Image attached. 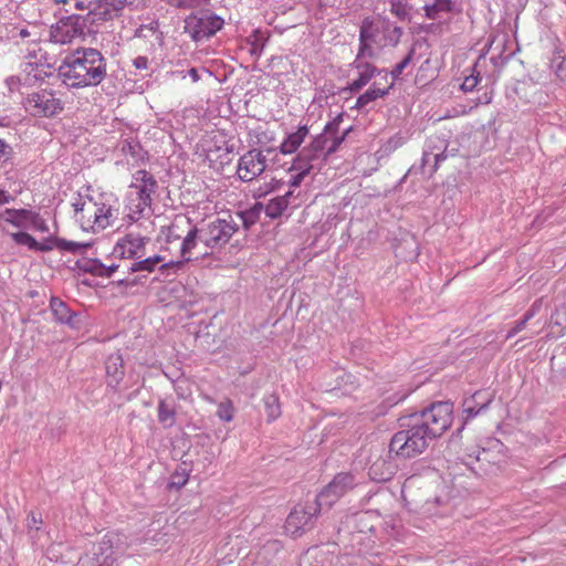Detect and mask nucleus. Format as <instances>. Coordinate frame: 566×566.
<instances>
[{"instance_id":"nucleus-1","label":"nucleus","mask_w":566,"mask_h":566,"mask_svg":"<svg viewBox=\"0 0 566 566\" xmlns=\"http://www.w3.org/2000/svg\"><path fill=\"white\" fill-rule=\"evenodd\" d=\"M107 74V62L96 49L84 48L67 55L59 67L62 82L73 88L97 86Z\"/></svg>"},{"instance_id":"nucleus-2","label":"nucleus","mask_w":566,"mask_h":566,"mask_svg":"<svg viewBox=\"0 0 566 566\" xmlns=\"http://www.w3.org/2000/svg\"><path fill=\"white\" fill-rule=\"evenodd\" d=\"M400 430L396 432L389 443V453L403 459L421 454L433 440L426 429L413 419L411 415L399 419Z\"/></svg>"},{"instance_id":"nucleus-3","label":"nucleus","mask_w":566,"mask_h":566,"mask_svg":"<svg viewBox=\"0 0 566 566\" xmlns=\"http://www.w3.org/2000/svg\"><path fill=\"white\" fill-rule=\"evenodd\" d=\"M157 188L156 179L147 170L140 169L133 175L127 192V216L132 221H137L147 209H150Z\"/></svg>"},{"instance_id":"nucleus-4","label":"nucleus","mask_w":566,"mask_h":566,"mask_svg":"<svg viewBox=\"0 0 566 566\" xmlns=\"http://www.w3.org/2000/svg\"><path fill=\"white\" fill-rule=\"evenodd\" d=\"M127 548L124 535L116 532L106 533L93 544L91 551L78 560V566H113Z\"/></svg>"},{"instance_id":"nucleus-5","label":"nucleus","mask_w":566,"mask_h":566,"mask_svg":"<svg viewBox=\"0 0 566 566\" xmlns=\"http://www.w3.org/2000/svg\"><path fill=\"white\" fill-rule=\"evenodd\" d=\"M201 243L206 250L200 254L202 256L212 253L214 250L223 248L239 230V223L232 216L228 218H214L200 223Z\"/></svg>"},{"instance_id":"nucleus-6","label":"nucleus","mask_w":566,"mask_h":566,"mask_svg":"<svg viewBox=\"0 0 566 566\" xmlns=\"http://www.w3.org/2000/svg\"><path fill=\"white\" fill-rule=\"evenodd\" d=\"M452 412V403L449 401H438L420 412L411 413V416L426 429L432 439H436L451 426Z\"/></svg>"},{"instance_id":"nucleus-7","label":"nucleus","mask_w":566,"mask_h":566,"mask_svg":"<svg viewBox=\"0 0 566 566\" xmlns=\"http://www.w3.org/2000/svg\"><path fill=\"white\" fill-rule=\"evenodd\" d=\"M181 222L187 227L180 247L181 260L169 261L159 265L160 272L166 277L175 276L179 272L184 271L186 264L195 259L193 252L198 244L201 243L200 224H192L189 218H181Z\"/></svg>"},{"instance_id":"nucleus-8","label":"nucleus","mask_w":566,"mask_h":566,"mask_svg":"<svg viewBox=\"0 0 566 566\" xmlns=\"http://www.w3.org/2000/svg\"><path fill=\"white\" fill-rule=\"evenodd\" d=\"M22 105L25 112L33 117H52L64 108V103L59 94L49 88L28 94Z\"/></svg>"},{"instance_id":"nucleus-9","label":"nucleus","mask_w":566,"mask_h":566,"mask_svg":"<svg viewBox=\"0 0 566 566\" xmlns=\"http://www.w3.org/2000/svg\"><path fill=\"white\" fill-rule=\"evenodd\" d=\"M223 25V19L209 11L192 13L185 20V32L193 41H201L214 35Z\"/></svg>"},{"instance_id":"nucleus-10","label":"nucleus","mask_w":566,"mask_h":566,"mask_svg":"<svg viewBox=\"0 0 566 566\" xmlns=\"http://www.w3.org/2000/svg\"><path fill=\"white\" fill-rule=\"evenodd\" d=\"M322 507L317 499L296 505L286 518L285 531L296 537L311 530Z\"/></svg>"},{"instance_id":"nucleus-11","label":"nucleus","mask_w":566,"mask_h":566,"mask_svg":"<svg viewBox=\"0 0 566 566\" xmlns=\"http://www.w3.org/2000/svg\"><path fill=\"white\" fill-rule=\"evenodd\" d=\"M82 224L88 226L93 231L104 230L109 227L114 219L113 209L105 203H98L91 198L81 205Z\"/></svg>"},{"instance_id":"nucleus-12","label":"nucleus","mask_w":566,"mask_h":566,"mask_svg":"<svg viewBox=\"0 0 566 566\" xmlns=\"http://www.w3.org/2000/svg\"><path fill=\"white\" fill-rule=\"evenodd\" d=\"M357 485L354 474L342 472L334 476V479L319 492L316 499L323 506L331 507L338 499L344 496L347 492Z\"/></svg>"},{"instance_id":"nucleus-13","label":"nucleus","mask_w":566,"mask_h":566,"mask_svg":"<svg viewBox=\"0 0 566 566\" xmlns=\"http://www.w3.org/2000/svg\"><path fill=\"white\" fill-rule=\"evenodd\" d=\"M266 169V157L259 149H251L243 154L237 166L238 177L242 181H252Z\"/></svg>"},{"instance_id":"nucleus-14","label":"nucleus","mask_w":566,"mask_h":566,"mask_svg":"<svg viewBox=\"0 0 566 566\" xmlns=\"http://www.w3.org/2000/svg\"><path fill=\"white\" fill-rule=\"evenodd\" d=\"M129 0H95L87 13V20L93 24H99L113 20L122 14Z\"/></svg>"},{"instance_id":"nucleus-15","label":"nucleus","mask_w":566,"mask_h":566,"mask_svg":"<svg viewBox=\"0 0 566 566\" xmlns=\"http://www.w3.org/2000/svg\"><path fill=\"white\" fill-rule=\"evenodd\" d=\"M447 148L448 143L443 138L432 136L427 139L422 153L421 167L424 169L433 160V165L428 171L429 176H432L438 170L439 165L447 159Z\"/></svg>"},{"instance_id":"nucleus-16","label":"nucleus","mask_w":566,"mask_h":566,"mask_svg":"<svg viewBox=\"0 0 566 566\" xmlns=\"http://www.w3.org/2000/svg\"><path fill=\"white\" fill-rule=\"evenodd\" d=\"M146 241L144 237L127 234L115 245L113 253L123 259H140L144 256Z\"/></svg>"},{"instance_id":"nucleus-17","label":"nucleus","mask_w":566,"mask_h":566,"mask_svg":"<svg viewBox=\"0 0 566 566\" xmlns=\"http://www.w3.org/2000/svg\"><path fill=\"white\" fill-rule=\"evenodd\" d=\"M298 197L300 192L295 193L294 190H289L283 196L272 198L264 208L266 217L276 219L281 217L289 207H298L301 205Z\"/></svg>"},{"instance_id":"nucleus-18","label":"nucleus","mask_w":566,"mask_h":566,"mask_svg":"<svg viewBox=\"0 0 566 566\" xmlns=\"http://www.w3.org/2000/svg\"><path fill=\"white\" fill-rule=\"evenodd\" d=\"M350 66L353 69H355L358 74L357 78H355L348 86V90L352 93L359 92L363 87H365L371 81L373 77H375L377 74L379 75L382 72H385L384 70L377 69L371 63H368L365 61H359V59L354 60V62L350 64Z\"/></svg>"},{"instance_id":"nucleus-19","label":"nucleus","mask_w":566,"mask_h":566,"mask_svg":"<svg viewBox=\"0 0 566 566\" xmlns=\"http://www.w3.org/2000/svg\"><path fill=\"white\" fill-rule=\"evenodd\" d=\"M493 401V394L489 390H478L463 400V412L467 419L474 418L485 411Z\"/></svg>"},{"instance_id":"nucleus-20","label":"nucleus","mask_w":566,"mask_h":566,"mask_svg":"<svg viewBox=\"0 0 566 566\" xmlns=\"http://www.w3.org/2000/svg\"><path fill=\"white\" fill-rule=\"evenodd\" d=\"M391 453L375 460L368 470V475L376 482L389 481L397 471V463L391 459Z\"/></svg>"},{"instance_id":"nucleus-21","label":"nucleus","mask_w":566,"mask_h":566,"mask_svg":"<svg viewBox=\"0 0 566 566\" xmlns=\"http://www.w3.org/2000/svg\"><path fill=\"white\" fill-rule=\"evenodd\" d=\"M499 461V454L492 452L486 448H479L472 453L468 454V460L465 464L474 472V473H485L488 472V465L494 464Z\"/></svg>"},{"instance_id":"nucleus-22","label":"nucleus","mask_w":566,"mask_h":566,"mask_svg":"<svg viewBox=\"0 0 566 566\" xmlns=\"http://www.w3.org/2000/svg\"><path fill=\"white\" fill-rule=\"evenodd\" d=\"M85 19L74 15L69 18L67 21L61 22L57 27L54 38L57 42L66 43L72 42L73 39L83 35V24Z\"/></svg>"},{"instance_id":"nucleus-23","label":"nucleus","mask_w":566,"mask_h":566,"mask_svg":"<svg viewBox=\"0 0 566 566\" xmlns=\"http://www.w3.org/2000/svg\"><path fill=\"white\" fill-rule=\"evenodd\" d=\"M50 308L57 322L67 324L73 328L77 327V314L75 312H72L66 305V303H64L57 297H51Z\"/></svg>"},{"instance_id":"nucleus-24","label":"nucleus","mask_w":566,"mask_h":566,"mask_svg":"<svg viewBox=\"0 0 566 566\" xmlns=\"http://www.w3.org/2000/svg\"><path fill=\"white\" fill-rule=\"evenodd\" d=\"M107 386L116 389L124 377V363L119 354L108 356L106 363Z\"/></svg>"},{"instance_id":"nucleus-25","label":"nucleus","mask_w":566,"mask_h":566,"mask_svg":"<svg viewBox=\"0 0 566 566\" xmlns=\"http://www.w3.org/2000/svg\"><path fill=\"white\" fill-rule=\"evenodd\" d=\"M392 87L394 83L386 87H379L377 83H374L365 93L358 96L354 108L360 111L370 107L375 101L387 96Z\"/></svg>"},{"instance_id":"nucleus-26","label":"nucleus","mask_w":566,"mask_h":566,"mask_svg":"<svg viewBox=\"0 0 566 566\" xmlns=\"http://www.w3.org/2000/svg\"><path fill=\"white\" fill-rule=\"evenodd\" d=\"M342 122V116H337L332 122L327 123L324 132L317 135L310 144L312 146V150L318 151L323 155V159H325V151H327V144L329 140V134H334L338 132L339 124Z\"/></svg>"},{"instance_id":"nucleus-27","label":"nucleus","mask_w":566,"mask_h":566,"mask_svg":"<svg viewBox=\"0 0 566 566\" xmlns=\"http://www.w3.org/2000/svg\"><path fill=\"white\" fill-rule=\"evenodd\" d=\"M308 135V127L306 125L300 126L296 132L291 133L280 145V151L283 155L295 153L298 147L303 144L306 136Z\"/></svg>"},{"instance_id":"nucleus-28","label":"nucleus","mask_w":566,"mask_h":566,"mask_svg":"<svg viewBox=\"0 0 566 566\" xmlns=\"http://www.w3.org/2000/svg\"><path fill=\"white\" fill-rule=\"evenodd\" d=\"M380 24H376L370 18H365L359 28V42H368L381 46Z\"/></svg>"},{"instance_id":"nucleus-29","label":"nucleus","mask_w":566,"mask_h":566,"mask_svg":"<svg viewBox=\"0 0 566 566\" xmlns=\"http://www.w3.org/2000/svg\"><path fill=\"white\" fill-rule=\"evenodd\" d=\"M380 29L382 41L381 46H395L399 43L402 35V29L400 27L392 24L389 20H384L380 23Z\"/></svg>"},{"instance_id":"nucleus-30","label":"nucleus","mask_w":566,"mask_h":566,"mask_svg":"<svg viewBox=\"0 0 566 566\" xmlns=\"http://www.w3.org/2000/svg\"><path fill=\"white\" fill-rule=\"evenodd\" d=\"M135 261L130 263V265L127 268V271L129 273L139 272V271H146V272H153L158 264H164L165 259L164 256L156 254L148 258H140V259H134Z\"/></svg>"},{"instance_id":"nucleus-31","label":"nucleus","mask_w":566,"mask_h":566,"mask_svg":"<svg viewBox=\"0 0 566 566\" xmlns=\"http://www.w3.org/2000/svg\"><path fill=\"white\" fill-rule=\"evenodd\" d=\"M453 9L452 0H433L423 7L424 15L430 20H436L441 13L451 12Z\"/></svg>"},{"instance_id":"nucleus-32","label":"nucleus","mask_w":566,"mask_h":566,"mask_svg":"<svg viewBox=\"0 0 566 566\" xmlns=\"http://www.w3.org/2000/svg\"><path fill=\"white\" fill-rule=\"evenodd\" d=\"M158 421L165 428H170L176 422L175 408L174 406L169 405L166 400H160L158 403Z\"/></svg>"},{"instance_id":"nucleus-33","label":"nucleus","mask_w":566,"mask_h":566,"mask_svg":"<svg viewBox=\"0 0 566 566\" xmlns=\"http://www.w3.org/2000/svg\"><path fill=\"white\" fill-rule=\"evenodd\" d=\"M323 155L318 151L312 150V146L304 147L296 156L294 163L301 166H308L311 170L314 168V161L321 159Z\"/></svg>"},{"instance_id":"nucleus-34","label":"nucleus","mask_w":566,"mask_h":566,"mask_svg":"<svg viewBox=\"0 0 566 566\" xmlns=\"http://www.w3.org/2000/svg\"><path fill=\"white\" fill-rule=\"evenodd\" d=\"M76 265L83 272L91 273L96 276H102V274H104L103 271H105V264L95 259L78 260Z\"/></svg>"},{"instance_id":"nucleus-35","label":"nucleus","mask_w":566,"mask_h":566,"mask_svg":"<svg viewBox=\"0 0 566 566\" xmlns=\"http://www.w3.org/2000/svg\"><path fill=\"white\" fill-rule=\"evenodd\" d=\"M268 421L276 420L281 415L279 397L276 395H268L263 398Z\"/></svg>"},{"instance_id":"nucleus-36","label":"nucleus","mask_w":566,"mask_h":566,"mask_svg":"<svg viewBox=\"0 0 566 566\" xmlns=\"http://www.w3.org/2000/svg\"><path fill=\"white\" fill-rule=\"evenodd\" d=\"M390 12L401 21H410V7L402 0H389Z\"/></svg>"},{"instance_id":"nucleus-37","label":"nucleus","mask_w":566,"mask_h":566,"mask_svg":"<svg viewBox=\"0 0 566 566\" xmlns=\"http://www.w3.org/2000/svg\"><path fill=\"white\" fill-rule=\"evenodd\" d=\"M551 66L555 75L562 82H566V56L562 55L559 52H556L554 57L552 59Z\"/></svg>"},{"instance_id":"nucleus-38","label":"nucleus","mask_w":566,"mask_h":566,"mask_svg":"<svg viewBox=\"0 0 566 566\" xmlns=\"http://www.w3.org/2000/svg\"><path fill=\"white\" fill-rule=\"evenodd\" d=\"M256 205L253 209L240 211L235 213V218L238 219V223L241 222L245 229H249L253 226L259 217V211L256 210Z\"/></svg>"},{"instance_id":"nucleus-39","label":"nucleus","mask_w":566,"mask_h":566,"mask_svg":"<svg viewBox=\"0 0 566 566\" xmlns=\"http://www.w3.org/2000/svg\"><path fill=\"white\" fill-rule=\"evenodd\" d=\"M290 170H296L297 171L295 175L291 176V179L289 181V185L291 187L296 188V187H298L301 185V182L303 181L305 176H307L311 172V167H308V166H301L300 164L293 163V165H292Z\"/></svg>"},{"instance_id":"nucleus-40","label":"nucleus","mask_w":566,"mask_h":566,"mask_svg":"<svg viewBox=\"0 0 566 566\" xmlns=\"http://www.w3.org/2000/svg\"><path fill=\"white\" fill-rule=\"evenodd\" d=\"M56 243H57V249L60 251H66V252H71V253L81 252L90 247L88 243H78V242L69 241V240H65L62 238H59V241H56Z\"/></svg>"},{"instance_id":"nucleus-41","label":"nucleus","mask_w":566,"mask_h":566,"mask_svg":"<svg viewBox=\"0 0 566 566\" xmlns=\"http://www.w3.org/2000/svg\"><path fill=\"white\" fill-rule=\"evenodd\" d=\"M11 238L17 244L25 245L30 250L35 251L36 250V240L27 232H15L11 234Z\"/></svg>"},{"instance_id":"nucleus-42","label":"nucleus","mask_w":566,"mask_h":566,"mask_svg":"<svg viewBox=\"0 0 566 566\" xmlns=\"http://www.w3.org/2000/svg\"><path fill=\"white\" fill-rule=\"evenodd\" d=\"M348 132L349 129H346L340 136H338L337 133L329 134V140L327 144V151H325V157L337 151L342 143L345 140V137L348 134Z\"/></svg>"},{"instance_id":"nucleus-43","label":"nucleus","mask_w":566,"mask_h":566,"mask_svg":"<svg viewBox=\"0 0 566 566\" xmlns=\"http://www.w3.org/2000/svg\"><path fill=\"white\" fill-rule=\"evenodd\" d=\"M405 143L406 138L400 133H397L384 144L382 151L385 154H390L401 147Z\"/></svg>"},{"instance_id":"nucleus-44","label":"nucleus","mask_w":566,"mask_h":566,"mask_svg":"<svg viewBox=\"0 0 566 566\" xmlns=\"http://www.w3.org/2000/svg\"><path fill=\"white\" fill-rule=\"evenodd\" d=\"M415 54V49L411 48L408 54L391 70L390 75L392 80H397L403 70L411 63Z\"/></svg>"},{"instance_id":"nucleus-45","label":"nucleus","mask_w":566,"mask_h":566,"mask_svg":"<svg viewBox=\"0 0 566 566\" xmlns=\"http://www.w3.org/2000/svg\"><path fill=\"white\" fill-rule=\"evenodd\" d=\"M171 7L179 9H195L208 3L209 0H166Z\"/></svg>"},{"instance_id":"nucleus-46","label":"nucleus","mask_w":566,"mask_h":566,"mask_svg":"<svg viewBox=\"0 0 566 566\" xmlns=\"http://www.w3.org/2000/svg\"><path fill=\"white\" fill-rule=\"evenodd\" d=\"M120 150L125 155H130L132 157L137 158L139 156L140 145L134 139H125L122 142Z\"/></svg>"},{"instance_id":"nucleus-47","label":"nucleus","mask_w":566,"mask_h":566,"mask_svg":"<svg viewBox=\"0 0 566 566\" xmlns=\"http://www.w3.org/2000/svg\"><path fill=\"white\" fill-rule=\"evenodd\" d=\"M43 524L41 513L30 512L27 516V527L29 532L35 531L39 532L41 530V525Z\"/></svg>"},{"instance_id":"nucleus-48","label":"nucleus","mask_w":566,"mask_h":566,"mask_svg":"<svg viewBox=\"0 0 566 566\" xmlns=\"http://www.w3.org/2000/svg\"><path fill=\"white\" fill-rule=\"evenodd\" d=\"M184 226H186L185 223L181 222V218L180 219H176L171 226L168 228V231H167V240L169 242H171L172 240H179L181 238H184L181 235V233L179 232Z\"/></svg>"},{"instance_id":"nucleus-49","label":"nucleus","mask_w":566,"mask_h":566,"mask_svg":"<svg viewBox=\"0 0 566 566\" xmlns=\"http://www.w3.org/2000/svg\"><path fill=\"white\" fill-rule=\"evenodd\" d=\"M29 212L27 210H14V209H7L4 211V220L14 224V226H20V218L22 216H25L28 214Z\"/></svg>"},{"instance_id":"nucleus-50","label":"nucleus","mask_w":566,"mask_h":566,"mask_svg":"<svg viewBox=\"0 0 566 566\" xmlns=\"http://www.w3.org/2000/svg\"><path fill=\"white\" fill-rule=\"evenodd\" d=\"M376 55L375 50L371 46V43L368 42H359V50L355 60L364 61L365 57H374Z\"/></svg>"},{"instance_id":"nucleus-51","label":"nucleus","mask_w":566,"mask_h":566,"mask_svg":"<svg viewBox=\"0 0 566 566\" xmlns=\"http://www.w3.org/2000/svg\"><path fill=\"white\" fill-rule=\"evenodd\" d=\"M217 415L223 421H231L233 418L231 405L229 402L220 403L218 407Z\"/></svg>"},{"instance_id":"nucleus-52","label":"nucleus","mask_w":566,"mask_h":566,"mask_svg":"<svg viewBox=\"0 0 566 566\" xmlns=\"http://www.w3.org/2000/svg\"><path fill=\"white\" fill-rule=\"evenodd\" d=\"M56 241H59V238H46L43 242L36 241V250L35 251L46 252V251L53 250L54 248L57 249Z\"/></svg>"},{"instance_id":"nucleus-53","label":"nucleus","mask_w":566,"mask_h":566,"mask_svg":"<svg viewBox=\"0 0 566 566\" xmlns=\"http://www.w3.org/2000/svg\"><path fill=\"white\" fill-rule=\"evenodd\" d=\"M188 481V476L185 472L182 473H179V472H176L172 476H171V481L169 482V486L170 488H176V489H180L182 488Z\"/></svg>"},{"instance_id":"nucleus-54","label":"nucleus","mask_w":566,"mask_h":566,"mask_svg":"<svg viewBox=\"0 0 566 566\" xmlns=\"http://www.w3.org/2000/svg\"><path fill=\"white\" fill-rule=\"evenodd\" d=\"M528 323V321L523 316L520 321H517L514 326L507 332L505 338L506 339H510L512 337H514L515 335H517L520 332H522L523 329H525L526 327V324Z\"/></svg>"},{"instance_id":"nucleus-55","label":"nucleus","mask_w":566,"mask_h":566,"mask_svg":"<svg viewBox=\"0 0 566 566\" xmlns=\"http://www.w3.org/2000/svg\"><path fill=\"white\" fill-rule=\"evenodd\" d=\"M12 148L4 140L0 139V165L10 159Z\"/></svg>"},{"instance_id":"nucleus-56","label":"nucleus","mask_w":566,"mask_h":566,"mask_svg":"<svg viewBox=\"0 0 566 566\" xmlns=\"http://www.w3.org/2000/svg\"><path fill=\"white\" fill-rule=\"evenodd\" d=\"M479 83V76L476 75H470L467 76L461 85L462 91L464 92H471L475 88V86Z\"/></svg>"},{"instance_id":"nucleus-57","label":"nucleus","mask_w":566,"mask_h":566,"mask_svg":"<svg viewBox=\"0 0 566 566\" xmlns=\"http://www.w3.org/2000/svg\"><path fill=\"white\" fill-rule=\"evenodd\" d=\"M542 307V300H536L531 307L526 311L524 314V317L530 322L539 311Z\"/></svg>"},{"instance_id":"nucleus-58","label":"nucleus","mask_w":566,"mask_h":566,"mask_svg":"<svg viewBox=\"0 0 566 566\" xmlns=\"http://www.w3.org/2000/svg\"><path fill=\"white\" fill-rule=\"evenodd\" d=\"M133 65L140 71L148 69V59L146 56H137L133 60Z\"/></svg>"},{"instance_id":"nucleus-59","label":"nucleus","mask_w":566,"mask_h":566,"mask_svg":"<svg viewBox=\"0 0 566 566\" xmlns=\"http://www.w3.org/2000/svg\"><path fill=\"white\" fill-rule=\"evenodd\" d=\"M119 268V264L114 263L111 265H105V271H103L104 274H102V277H111Z\"/></svg>"},{"instance_id":"nucleus-60","label":"nucleus","mask_w":566,"mask_h":566,"mask_svg":"<svg viewBox=\"0 0 566 566\" xmlns=\"http://www.w3.org/2000/svg\"><path fill=\"white\" fill-rule=\"evenodd\" d=\"M7 85L11 92L15 91L20 86V78L11 76L7 80Z\"/></svg>"},{"instance_id":"nucleus-61","label":"nucleus","mask_w":566,"mask_h":566,"mask_svg":"<svg viewBox=\"0 0 566 566\" xmlns=\"http://www.w3.org/2000/svg\"><path fill=\"white\" fill-rule=\"evenodd\" d=\"M188 74L190 75V77H191L192 82H195V83H196V82H198V81H199V78H200V77H199V74H198V70H197V69H195V67L190 69V70L188 71Z\"/></svg>"},{"instance_id":"nucleus-62","label":"nucleus","mask_w":566,"mask_h":566,"mask_svg":"<svg viewBox=\"0 0 566 566\" xmlns=\"http://www.w3.org/2000/svg\"><path fill=\"white\" fill-rule=\"evenodd\" d=\"M24 71L28 73V75H30L33 71H38V66L34 67V63L30 61L25 63Z\"/></svg>"},{"instance_id":"nucleus-63","label":"nucleus","mask_w":566,"mask_h":566,"mask_svg":"<svg viewBox=\"0 0 566 566\" xmlns=\"http://www.w3.org/2000/svg\"><path fill=\"white\" fill-rule=\"evenodd\" d=\"M138 281L136 279L129 280V279H123L119 280L117 283L118 285H135Z\"/></svg>"},{"instance_id":"nucleus-64","label":"nucleus","mask_w":566,"mask_h":566,"mask_svg":"<svg viewBox=\"0 0 566 566\" xmlns=\"http://www.w3.org/2000/svg\"><path fill=\"white\" fill-rule=\"evenodd\" d=\"M83 203L82 202H77V203H74V210H75V213L77 216V218L82 221V210H81V205Z\"/></svg>"}]
</instances>
